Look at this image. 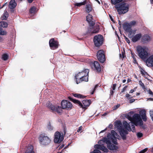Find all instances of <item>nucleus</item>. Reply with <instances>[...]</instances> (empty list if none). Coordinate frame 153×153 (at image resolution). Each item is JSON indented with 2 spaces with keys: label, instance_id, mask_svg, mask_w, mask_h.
<instances>
[{
  "label": "nucleus",
  "instance_id": "obj_1",
  "mask_svg": "<svg viewBox=\"0 0 153 153\" xmlns=\"http://www.w3.org/2000/svg\"><path fill=\"white\" fill-rule=\"evenodd\" d=\"M111 134H108L107 135V138H104L102 140H100L98 142V144H96L94 146L95 149H99L102 151L108 152V150L104 146V144L105 143L107 144L108 148L110 150H113L116 149V146L114 144H112L111 142L115 144H117L116 141L117 138H118L119 135L115 131L112 130L111 131Z\"/></svg>",
  "mask_w": 153,
  "mask_h": 153
},
{
  "label": "nucleus",
  "instance_id": "obj_2",
  "mask_svg": "<svg viewBox=\"0 0 153 153\" xmlns=\"http://www.w3.org/2000/svg\"><path fill=\"white\" fill-rule=\"evenodd\" d=\"M89 72V70L86 69L83 71L79 72L77 75H76L75 77L76 83L78 84L83 81H88Z\"/></svg>",
  "mask_w": 153,
  "mask_h": 153
},
{
  "label": "nucleus",
  "instance_id": "obj_3",
  "mask_svg": "<svg viewBox=\"0 0 153 153\" xmlns=\"http://www.w3.org/2000/svg\"><path fill=\"white\" fill-rule=\"evenodd\" d=\"M123 126L125 128H122V125L119 122H117L116 124L117 128L119 130V131L120 135L124 139L126 138V135L128 133L127 131H130L131 128L128 127V123L126 122L124 123Z\"/></svg>",
  "mask_w": 153,
  "mask_h": 153
},
{
  "label": "nucleus",
  "instance_id": "obj_4",
  "mask_svg": "<svg viewBox=\"0 0 153 153\" xmlns=\"http://www.w3.org/2000/svg\"><path fill=\"white\" fill-rule=\"evenodd\" d=\"M115 7L118 13L120 15L124 14L127 13L129 9L128 4L124 2H121L115 6Z\"/></svg>",
  "mask_w": 153,
  "mask_h": 153
},
{
  "label": "nucleus",
  "instance_id": "obj_5",
  "mask_svg": "<svg viewBox=\"0 0 153 153\" xmlns=\"http://www.w3.org/2000/svg\"><path fill=\"white\" fill-rule=\"evenodd\" d=\"M127 118L131 121V122H132L136 126H141L143 125V121L140 116L138 114H134L132 117L128 116Z\"/></svg>",
  "mask_w": 153,
  "mask_h": 153
},
{
  "label": "nucleus",
  "instance_id": "obj_6",
  "mask_svg": "<svg viewBox=\"0 0 153 153\" xmlns=\"http://www.w3.org/2000/svg\"><path fill=\"white\" fill-rule=\"evenodd\" d=\"M137 51L139 56L143 59H145L150 54L148 48H137Z\"/></svg>",
  "mask_w": 153,
  "mask_h": 153
},
{
  "label": "nucleus",
  "instance_id": "obj_7",
  "mask_svg": "<svg viewBox=\"0 0 153 153\" xmlns=\"http://www.w3.org/2000/svg\"><path fill=\"white\" fill-rule=\"evenodd\" d=\"M40 143L43 145L49 144L51 142V138L45 134L40 135L39 138Z\"/></svg>",
  "mask_w": 153,
  "mask_h": 153
},
{
  "label": "nucleus",
  "instance_id": "obj_8",
  "mask_svg": "<svg viewBox=\"0 0 153 153\" xmlns=\"http://www.w3.org/2000/svg\"><path fill=\"white\" fill-rule=\"evenodd\" d=\"M69 98L74 103L78 104L83 108H85L86 106H88L91 104V101L90 100H84L82 101V104L79 101L73 99L70 97H69Z\"/></svg>",
  "mask_w": 153,
  "mask_h": 153
},
{
  "label": "nucleus",
  "instance_id": "obj_9",
  "mask_svg": "<svg viewBox=\"0 0 153 153\" xmlns=\"http://www.w3.org/2000/svg\"><path fill=\"white\" fill-rule=\"evenodd\" d=\"M103 40V37L101 35H98L95 36L94 39V45L98 47L102 45Z\"/></svg>",
  "mask_w": 153,
  "mask_h": 153
},
{
  "label": "nucleus",
  "instance_id": "obj_10",
  "mask_svg": "<svg viewBox=\"0 0 153 153\" xmlns=\"http://www.w3.org/2000/svg\"><path fill=\"white\" fill-rule=\"evenodd\" d=\"M47 107L53 112H57L58 113H61L62 111V108L57 105H54L49 102L47 104Z\"/></svg>",
  "mask_w": 153,
  "mask_h": 153
},
{
  "label": "nucleus",
  "instance_id": "obj_11",
  "mask_svg": "<svg viewBox=\"0 0 153 153\" xmlns=\"http://www.w3.org/2000/svg\"><path fill=\"white\" fill-rule=\"evenodd\" d=\"M64 136L63 133L57 131L54 134V142L56 143H59L63 140Z\"/></svg>",
  "mask_w": 153,
  "mask_h": 153
},
{
  "label": "nucleus",
  "instance_id": "obj_12",
  "mask_svg": "<svg viewBox=\"0 0 153 153\" xmlns=\"http://www.w3.org/2000/svg\"><path fill=\"white\" fill-rule=\"evenodd\" d=\"M97 57L101 62L103 63L105 60L104 51L102 50L99 51L97 54Z\"/></svg>",
  "mask_w": 153,
  "mask_h": 153
},
{
  "label": "nucleus",
  "instance_id": "obj_13",
  "mask_svg": "<svg viewBox=\"0 0 153 153\" xmlns=\"http://www.w3.org/2000/svg\"><path fill=\"white\" fill-rule=\"evenodd\" d=\"M61 106L63 109H69L71 108L72 105L70 102L66 100H63L61 102Z\"/></svg>",
  "mask_w": 153,
  "mask_h": 153
},
{
  "label": "nucleus",
  "instance_id": "obj_14",
  "mask_svg": "<svg viewBox=\"0 0 153 153\" xmlns=\"http://www.w3.org/2000/svg\"><path fill=\"white\" fill-rule=\"evenodd\" d=\"M92 68L97 71L100 72L101 71V68L99 63L96 61H95L91 65Z\"/></svg>",
  "mask_w": 153,
  "mask_h": 153
},
{
  "label": "nucleus",
  "instance_id": "obj_15",
  "mask_svg": "<svg viewBox=\"0 0 153 153\" xmlns=\"http://www.w3.org/2000/svg\"><path fill=\"white\" fill-rule=\"evenodd\" d=\"M151 40V37L148 35H144L142 36L141 41L143 44H147Z\"/></svg>",
  "mask_w": 153,
  "mask_h": 153
},
{
  "label": "nucleus",
  "instance_id": "obj_16",
  "mask_svg": "<svg viewBox=\"0 0 153 153\" xmlns=\"http://www.w3.org/2000/svg\"><path fill=\"white\" fill-rule=\"evenodd\" d=\"M146 64L148 67L153 66V55L150 56L146 61Z\"/></svg>",
  "mask_w": 153,
  "mask_h": 153
},
{
  "label": "nucleus",
  "instance_id": "obj_17",
  "mask_svg": "<svg viewBox=\"0 0 153 153\" xmlns=\"http://www.w3.org/2000/svg\"><path fill=\"white\" fill-rule=\"evenodd\" d=\"M49 45L50 47H54L58 48L59 47V45L58 42L55 41L53 39H50L49 42Z\"/></svg>",
  "mask_w": 153,
  "mask_h": 153
},
{
  "label": "nucleus",
  "instance_id": "obj_18",
  "mask_svg": "<svg viewBox=\"0 0 153 153\" xmlns=\"http://www.w3.org/2000/svg\"><path fill=\"white\" fill-rule=\"evenodd\" d=\"M142 34L140 33H138L132 39V40L133 42H135L140 40L142 38Z\"/></svg>",
  "mask_w": 153,
  "mask_h": 153
},
{
  "label": "nucleus",
  "instance_id": "obj_19",
  "mask_svg": "<svg viewBox=\"0 0 153 153\" xmlns=\"http://www.w3.org/2000/svg\"><path fill=\"white\" fill-rule=\"evenodd\" d=\"M86 19L88 22L91 25L93 26L94 23L92 21V17L91 15L89 14L86 17Z\"/></svg>",
  "mask_w": 153,
  "mask_h": 153
},
{
  "label": "nucleus",
  "instance_id": "obj_20",
  "mask_svg": "<svg viewBox=\"0 0 153 153\" xmlns=\"http://www.w3.org/2000/svg\"><path fill=\"white\" fill-rule=\"evenodd\" d=\"M131 27L129 23H125L123 25L124 29L127 32L129 31Z\"/></svg>",
  "mask_w": 153,
  "mask_h": 153
},
{
  "label": "nucleus",
  "instance_id": "obj_21",
  "mask_svg": "<svg viewBox=\"0 0 153 153\" xmlns=\"http://www.w3.org/2000/svg\"><path fill=\"white\" fill-rule=\"evenodd\" d=\"M16 6V3L14 0H11L9 3V7L10 9H13Z\"/></svg>",
  "mask_w": 153,
  "mask_h": 153
},
{
  "label": "nucleus",
  "instance_id": "obj_22",
  "mask_svg": "<svg viewBox=\"0 0 153 153\" xmlns=\"http://www.w3.org/2000/svg\"><path fill=\"white\" fill-rule=\"evenodd\" d=\"M25 153H34L33 151V147L32 145H30L27 148Z\"/></svg>",
  "mask_w": 153,
  "mask_h": 153
},
{
  "label": "nucleus",
  "instance_id": "obj_23",
  "mask_svg": "<svg viewBox=\"0 0 153 153\" xmlns=\"http://www.w3.org/2000/svg\"><path fill=\"white\" fill-rule=\"evenodd\" d=\"M135 125L134 124H133L132 122H130L128 124V127H129L131 128V130L133 132H135Z\"/></svg>",
  "mask_w": 153,
  "mask_h": 153
},
{
  "label": "nucleus",
  "instance_id": "obj_24",
  "mask_svg": "<svg viewBox=\"0 0 153 153\" xmlns=\"http://www.w3.org/2000/svg\"><path fill=\"white\" fill-rule=\"evenodd\" d=\"M8 16V13L6 11L4 12L2 16L1 17V20H6Z\"/></svg>",
  "mask_w": 153,
  "mask_h": 153
},
{
  "label": "nucleus",
  "instance_id": "obj_25",
  "mask_svg": "<svg viewBox=\"0 0 153 153\" xmlns=\"http://www.w3.org/2000/svg\"><path fill=\"white\" fill-rule=\"evenodd\" d=\"M121 52L120 53V58H122L123 59L125 56L124 48H123L122 49H121Z\"/></svg>",
  "mask_w": 153,
  "mask_h": 153
},
{
  "label": "nucleus",
  "instance_id": "obj_26",
  "mask_svg": "<svg viewBox=\"0 0 153 153\" xmlns=\"http://www.w3.org/2000/svg\"><path fill=\"white\" fill-rule=\"evenodd\" d=\"M92 10V8L91 6L89 4H87L85 7V10L87 12L89 13Z\"/></svg>",
  "mask_w": 153,
  "mask_h": 153
},
{
  "label": "nucleus",
  "instance_id": "obj_27",
  "mask_svg": "<svg viewBox=\"0 0 153 153\" xmlns=\"http://www.w3.org/2000/svg\"><path fill=\"white\" fill-rule=\"evenodd\" d=\"M123 0H111L112 4L114 5H117L119 4Z\"/></svg>",
  "mask_w": 153,
  "mask_h": 153
},
{
  "label": "nucleus",
  "instance_id": "obj_28",
  "mask_svg": "<svg viewBox=\"0 0 153 153\" xmlns=\"http://www.w3.org/2000/svg\"><path fill=\"white\" fill-rule=\"evenodd\" d=\"M0 26L4 28L7 27L8 26V24L6 22L1 21L0 22Z\"/></svg>",
  "mask_w": 153,
  "mask_h": 153
},
{
  "label": "nucleus",
  "instance_id": "obj_29",
  "mask_svg": "<svg viewBox=\"0 0 153 153\" xmlns=\"http://www.w3.org/2000/svg\"><path fill=\"white\" fill-rule=\"evenodd\" d=\"M30 13L32 15L36 12V8L35 7H33L31 8L30 10Z\"/></svg>",
  "mask_w": 153,
  "mask_h": 153
},
{
  "label": "nucleus",
  "instance_id": "obj_30",
  "mask_svg": "<svg viewBox=\"0 0 153 153\" xmlns=\"http://www.w3.org/2000/svg\"><path fill=\"white\" fill-rule=\"evenodd\" d=\"M73 95L75 97L80 98H83L84 97V96L80 94H74Z\"/></svg>",
  "mask_w": 153,
  "mask_h": 153
},
{
  "label": "nucleus",
  "instance_id": "obj_31",
  "mask_svg": "<svg viewBox=\"0 0 153 153\" xmlns=\"http://www.w3.org/2000/svg\"><path fill=\"white\" fill-rule=\"evenodd\" d=\"M8 58V55L6 53L3 54L2 55V59L4 60H6Z\"/></svg>",
  "mask_w": 153,
  "mask_h": 153
},
{
  "label": "nucleus",
  "instance_id": "obj_32",
  "mask_svg": "<svg viewBox=\"0 0 153 153\" xmlns=\"http://www.w3.org/2000/svg\"><path fill=\"white\" fill-rule=\"evenodd\" d=\"M85 4V2H82L79 3H76L75 4V5L78 7H79L81 5H84Z\"/></svg>",
  "mask_w": 153,
  "mask_h": 153
},
{
  "label": "nucleus",
  "instance_id": "obj_33",
  "mask_svg": "<svg viewBox=\"0 0 153 153\" xmlns=\"http://www.w3.org/2000/svg\"><path fill=\"white\" fill-rule=\"evenodd\" d=\"M47 128L48 130L51 131L53 130V128L52 126L50 123L48 124L47 126Z\"/></svg>",
  "mask_w": 153,
  "mask_h": 153
},
{
  "label": "nucleus",
  "instance_id": "obj_34",
  "mask_svg": "<svg viewBox=\"0 0 153 153\" xmlns=\"http://www.w3.org/2000/svg\"><path fill=\"white\" fill-rule=\"evenodd\" d=\"M140 71L141 74L143 75H145L147 74V73L142 68L140 69Z\"/></svg>",
  "mask_w": 153,
  "mask_h": 153
},
{
  "label": "nucleus",
  "instance_id": "obj_35",
  "mask_svg": "<svg viewBox=\"0 0 153 153\" xmlns=\"http://www.w3.org/2000/svg\"><path fill=\"white\" fill-rule=\"evenodd\" d=\"M139 83L140 85L142 87L143 89H145V87L144 85V84L141 81H139Z\"/></svg>",
  "mask_w": 153,
  "mask_h": 153
},
{
  "label": "nucleus",
  "instance_id": "obj_36",
  "mask_svg": "<svg viewBox=\"0 0 153 153\" xmlns=\"http://www.w3.org/2000/svg\"><path fill=\"white\" fill-rule=\"evenodd\" d=\"M136 22L135 21H132L130 23H129L130 25H131V27L134 25L136 24Z\"/></svg>",
  "mask_w": 153,
  "mask_h": 153
},
{
  "label": "nucleus",
  "instance_id": "obj_37",
  "mask_svg": "<svg viewBox=\"0 0 153 153\" xmlns=\"http://www.w3.org/2000/svg\"><path fill=\"white\" fill-rule=\"evenodd\" d=\"M140 114H141V116L142 115H146V111L144 110H143L140 111Z\"/></svg>",
  "mask_w": 153,
  "mask_h": 153
},
{
  "label": "nucleus",
  "instance_id": "obj_38",
  "mask_svg": "<svg viewBox=\"0 0 153 153\" xmlns=\"http://www.w3.org/2000/svg\"><path fill=\"white\" fill-rule=\"evenodd\" d=\"M142 118L143 120L144 121H146L147 120V117L146 115H141Z\"/></svg>",
  "mask_w": 153,
  "mask_h": 153
},
{
  "label": "nucleus",
  "instance_id": "obj_39",
  "mask_svg": "<svg viewBox=\"0 0 153 153\" xmlns=\"http://www.w3.org/2000/svg\"><path fill=\"white\" fill-rule=\"evenodd\" d=\"M128 32H129V33H130L131 35H132V36L134 35L136 33L135 30H133L132 31L130 30V31Z\"/></svg>",
  "mask_w": 153,
  "mask_h": 153
},
{
  "label": "nucleus",
  "instance_id": "obj_40",
  "mask_svg": "<svg viewBox=\"0 0 153 153\" xmlns=\"http://www.w3.org/2000/svg\"><path fill=\"white\" fill-rule=\"evenodd\" d=\"M150 116L151 117L152 120L153 121V111H150Z\"/></svg>",
  "mask_w": 153,
  "mask_h": 153
},
{
  "label": "nucleus",
  "instance_id": "obj_41",
  "mask_svg": "<svg viewBox=\"0 0 153 153\" xmlns=\"http://www.w3.org/2000/svg\"><path fill=\"white\" fill-rule=\"evenodd\" d=\"M91 153H101V152L98 149H95L94 150L93 152H91Z\"/></svg>",
  "mask_w": 153,
  "mask_h": 153
},
{
  "label": "nucleus",
  "instance_id": "obj_42",
  "mask_svg": "<svg viewBox=\"0 0 153 153\" xmlns=\"http://www.w3.org/2000/svg\"><path fill=\"white\" fill-rule=\"evenodd\" d=\"M126 97L127 98H131L133 97L128 94H127L126 95Z\"/></svg>",
  "mask_w": 153,
  "mask_h": 153
},
{
  "label": "nucleus",
  "instance_id": "obj_43",
  "mask_svg": "<svg viewBox=\"0 0 153 153\" xmlns=\"http://www.w3.org/2000/svg\"><path fill=\"white\" fill-rule=\"evenodd\" d=\"M137 136L138 137L140 138L143 136V134L140 132L138 133L137 134Z\"/></svg>",
  "mask_w": 153,
  "mask_h": 153
},
{
  "label": "nucleus",
  "instance_id": "obj_44",
  "mask_svg": "<svg viewBox=\"0 0 153 153\" xmlns=\"http://www.w3.org/2000/svg\"><path fill=\"white\" fill-rule=\"evenodd\" d=\"M147 150V148L145 149H144L141 151L140 152V153H144L146 152Z\"/></svg>",
  "mask_w": 153,
  "mask_h": 153
},
{
  "label": "nucleus",
  "instance_id": "obj_45",
  "mask_svg": "<svg viewBox=\"0 0 153 153\" xmlns=\"http://www.w3.org/2000/svg\"><path fill=\"white\" fill-rule=\"evenodd\" d=\"M116 84H114L113 85V86H112V90H114L115 89V88H116Z\"/></svg>",
  "mask_w": 153,
  "mask_h": 153
},
{
  "label": "nucleus",
  "instance_id": "obj_46",
  "mask_svg": "<svg viewBox=\"0 0 153 153\" xmlns=\"http://www.w3.org/2000/svg\"><path fill=\"white\" fill-rule=\"evenodd\" d=\"M120 106V105L117 104L114 107V110H116L118 108H119Z\"/></svg>",
  "mask_w": 153,
  "mask_h": 153
},
{
  "label": "nucleus",
  "instance_id": "obj_47",
  "mask_svg": "<svg viewBox=\"0 0 153 153\" xmlns=\"http://www.w3.org/2000/svg\"><path fill=\"white\" fill-rule=\"evenodd\" d=\"M126 87L127 86H125L122 89V90L121 91L122 93L124 92L126 90Z\"/></svg>",
  "mask_w": 153,
  "mask_h": 153
},
{
  "label": "nucleus",
  "instance_id": "obj_48",
  "mask_svg": "<svg viewBox=\"0 0 153 153\" xmlns=\"http://www.w3.org/2000/svg\"><path fill=\"white\" fill-rule=\"evenodd\" d=\"M148 92H149V94H151V95H153V92L150 89H149V90Z\"/></svg>",
  "mask_w": 153,
  "mask_h": 153
},
{
  "label": "nucleus",
  "instance_id": "obj_49",
  "mask_svg": "<svg viewBox=\"0 0 153 153\" xmlns=\"http://www.w3.org/2000/svg\"><path fill=\"white\" fill-rule=\"evenodd\" d=\"M135 100L134 99H131L130 100V103H132L134 102Z\"/></svg>",
  "mask_w": 153,
  "mask_h": 153
},
{
  "label": "nucleus",
  "instance_id": "obj_50",
  "mask_svg": "<svg viewBox=\"0 0 153 153\" xmlns=\"http://www.w3.org/2000/svg\"><path fill=\"white\" fill-rule=\"evenodd\" d=\"M98 85H96L95 86V87H94V90L92 92H91V94H93L94 93V90H95L96 88L98 87Z\"/></svg>",
  "mask_w": 153,
  "mask_h": 153
},
{
  "label": "nucleus",
  "instance_id": "obj_51",
  "mask_svg": "<svg viewBox=\"0 0 153 153\" xmlns=\"http://www.w3.org/2000/svg\"><path fill=\"white\" fill-rule=\"evenodd\" d=\"M82 126H80L79 128V129L77 130V131L78 132H79L80 131H81L82 130Z\"/></svg>",
  "mask_w": 153,
  "mask_h": 153
},
{
  "label": "nucleus",
  "instance_id": "obj_52",
  "mask_svg": "<svg viewBox=\"0 0 153 153\" xmlns=\"http://www.w3.org/2000/svg\"><path fill=\"white\" fill-rule=\"evenodd\" d=\"M114 90H111L110 91V94L111 95H113L114 93Z\"/></svg>",
  "mask_w": 153,
  "mask_h": 153
},
{
  "label": "nucleus",
  "instance_id": "obj_53",
  "mask_svg": "<svg viewBox=\"0 0 153 153\" xmlns=\"http://www.w3.org/2000/svg\"><path fill=\"white\" fill-rule=\"evenodd\" d=\"M98 31V29H97L96 30H94L93 31H92L91 32L92 33H97Z\"/></svg>",
  "mask_w": 153,
  "mask_h": 153
},
{
  "label": "nucleus",
  "instance_id": "obj_54",
  "mask_svg": "<svg viewBox=\"0 0 153 153\" xmlns=\"http://www.w3.org/2000/svg\"><path fill=\"white\" fill-rule=\"evenodd\" d=\"M126 40L127 42L128 43H129L130 42L129 40L126 37Z\"/></svg>",
  "mask_w": 153,
  "mask_h": 153
},
{
  "label": "nucleus",
  "instance_id": "obj_55",
  "mask_svg": "<svg viewBox=\"0 0 153 153\" xmlns=\"http://www.w3.org/2000/svg\"><path fill=\"white\" fill-rule=\"evenodd\" d=\"M134 91V89H131L129 92L130 93H132Z\"/></svg>",
  "mask_w": 153,
  "mask_h": 153
},
{
  "label": "nucleus",
  "instance_id": "obj_56",
  "mask_svg": "<svg viewBox=\"0 0 153 153\" xmlns=\"http://www.w3.org/2000/svg\"><path fill=\"white\" fill-rule=\"evenodd\" d=\"M147 100H149V101H153V98H149Z\"/></svg>",
  "mask_w": 153,
  "mask_h": 153
},
{
  "label": "nucleus",
  "instance_id": "obj_57",
  "mask_svg": "<svg viewBox=\"0 0 153 153\" xmlns=\"http://www.w3.org/2000/svg\"><path fill=\"white\" fill-rule=\"evenodd\" d=\"M107 129V128H105V129H104V130H102V131H101L100 133H99L100 134L101 133H102V132H103L104 131H106Z\"/></svg>",
  "mask_w": 153,
  "mask_h": 153
},
{
  "label": "nucleus",
  "instance_id": "obj_58",
  "mask_svg": "<svg viewBox=\"0 0 153 153\" xmlns=\"http://www.w3.org/2000/svg\"><path fill=\"white\" fill-rule=\"evenodd\" d=\"M110 19H111V20L113 22H114V20L113 19V18H112V17L111 16H110Z\"/></svg>",
  "mask_w": 153,
  "mask_h": 153
},
{
  "label": "nucleus",
  "instance_id": "obj_59",
  "mask_svg": "<svg viewBox=\"0 0 153 153\" xmlns=\"http://www.w3.org/2000/svg\"><path fill=\"white\" fill-rule=\"evenodd\" d=\"M33 0H27L29 2V3H31V2H32V1H33Z\"/></svg>",
  "mask_w": 153,
  "mask_h": 153
},
{
  "label": "nucleus",
  "instance_id": "obj_60",
  "mask_svg": "<svg viewBox=\"0 0 153 153\" xmlns=\"http://www.w3.org/2000/svg\"><path fill=\"white\" fill-rule=\"evenodd\" d=\"M112 127V125L111 124H110L109 126V127L110 128H111Z\"/></svg>",
  "mask_w": 153,
  "mask_h": 153
},
{
  "label": "nucleus",
  "instance_id": "obj_61",
  "mask_svg": "<svg viewBox=\"0 0 153 153\" xmlns=\"http://www.w3.org/2000/svg\"><path fill=\"white\" fill-rule=\"evenodd\" d=\"M3 39L0 36V42L2 41H3Z\"/></svg>",
  "mask_w": 153,
  "mask_h": 153
},
{
  "label": "nucleus",
  "instance_id": "obj_62",
  "mask_svg": "<svg viewBox=\"0 0 153 153\" xmlns=\"http://www.w3.org/2000/svg\"><path fill=\"white\" fill-rule=\"evenodd\" d=\"M107 114V113H105L103 115H102V116H105Z\"/></svg>",
  "mask_w": 153,
  "mask_h": 153
},
{
  "label": "nucleus",
  "instance_id": "obj_63",
  "mask_svg": "<svg viewBox=\"0 0 153 153\" xmlns=\"http://www.w3.org/2000/svg\"><path fill=\"white\" fill-rule=\"evenodd\" d=\"M126 80L124 79L123 80V83H125L126 82Z\"/></svg>",
  "mask_w": 153,
  "mask_h": 153
},
{
  "label": "nucleus",
  "instance_id": "obj_64",
  "mask_svg": "<svg viewBox=\"0 0 153 153\" xmlns=\"http://www.w3.org/2000/svg\"><path fill=\"white\" fill-rule=\"evenodd\" d=\"M151 2L152 4H153V0H151Z\"/></svg>",
  "mask_w": 153,
  "mask_h": 153
}]
</instances>
